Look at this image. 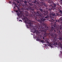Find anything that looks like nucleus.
Masks as SVG:
<instances>
[{
  "label": "nucleus",
  "instance_id": "1",
  "mask_svg": "<svg viewBox=\"0 0 62 62\" xmlns=\"http://www.w3.org/2000/svg\"><path fill=\"white\" fill-rule=\"evenodd\" d=\"M25 4H26L23 6L24 8H26L28 10H30L31 9V10L33 11V13L32 12L30 13V16L32 18H34L37 20L38 22H39L40 23H42V22H44L45 21H46V19L44 17L43 14H41L40 13V11H38L37 12H34V9H33L31 8L29 6H28L27 5V1H25L24 2Z\"/></svg>",
  "mask_w": 62,
  "mask_h": 62
},
{
  "label": "nucleus",
  "instance_id": "2",
  "mask_svg": "<svg viewBox=\"0 0 62 62\" xmlns=\"http://www.w3.org/2000/svg\"><path fill=\"white\" fill-rule=\"evenodd\" d=\"M54 23V28L53 27H52L51 29V31H52V32H53V34H52L51 36L52 37V38H54V40H55V41H56V40H57V39L56 38H57V35L55 33H58L59 34H60V31H59V30H57V26L56 25V22H55Z\"/></svg>",
  "mask_w": 62,
  "mask_h": 62
},
{
  "label": "nucleus",
  "instance_id": "3",
  "mask_svg": "<svg viewBox=\"0 0 62 62\" xmlns=\"http://www.w3.org/2000/svg\"><path fill=\"white\" fill-rule=\"evenodd\" d=\"M25 23L29 24V26L30 27V28L31 30L34 29V28H33V24L31 23V21L30 20L28 21H25Z\"/></svg>",
  "mask_w": 62,
  "mask_h": 62
},
{
  "label": "nucleus",
  "instance_id": "4",
  "mask_svg": "<svg viewBox=\"0 0 62 62\" xmlns=\"http://www.w3.org/2000/svg\"><path fill=\"white\" fill-rule=\"evenodd\" d=\"M41 28H42V29L40 31L41 32H45V33H46V31L47 30H49L48 29V27H45V28L44 27H41Z\"/></svg>",
  "mask_w": 62,
  "mask_h": 62
},
{
  "label": "nucleus",
  "instance_id": "5",
  "mask_svg": "<svg viewBox=\"0 0 62 62\" xmlns=\"http://www.w3.org/2000/svg\"><path fill=\"white\" fill-rule=\"evenodd\" d=\"M46 43L47 44H45V46H50L51 47H53L52 46V44L49 43V42L47 40H46Z\"/></svg>",
  "mask_w": 62,
  "mask_h": 62
},
{
  "label": "nucleus",
  "instance_id": "6",
  "mask_svg": "<svg viewBox=\"0 0 62 62\" xmlns=\"http://www.w3.org/2000/svg\"><path fill=\"white\" fill-rule=\"evenodd\" d=\"M37 39L38 41H39L40 42H41L42 43H44V40L41 39V38L40 37H39L37 38Z\"/></svg>",
  "mask_w": 62,
  "mask_h": 62
},
{
  "label": "nucleus",
  "instance_id": "7",
  "mask_svg": "<svg viewBox=\"0 0 62 62\" xmlns=\"http://www.w3.org/2000/svg\"><path fill=\"white\" fill-rule=\"evenodd\" d=\"M33 1H34L33 2V3H35V4H38V2L37 0H33Z\"/></svg>",
  "mask_w": 62,
  "mask_h": 62
},
{
  "label": "nucleus",
  "instance_id": "8",
  "mask_svg": "<svg viewBox=\"0 0 62 62\" xmlns=\"http://www.w3.org/2000/svg\"><path fill=\"white\" fill-rule=\"evenodd\" d=\"M25 13L26 16H28V14L29 13L27 12V11H25Z\"/></svg>",
  "mask_w": 62,
  "mask_h": 62
},
{
  "label": "nucleus",
  "instance_id": "9",
  "mask_svg": "<svg viewBox=\"0 0 62 62\" xmlns=\"http://www.w3.org/2000/svg\"><path fill=\"white\" fill-rule=\"evenodd\" d=\"M39 10L40 11H41V12H43V11L42 10V7H40V8H39Z\"/></svg>",
  "mask_w": 62,
  "mask_h": 62
},
{
  "label": "nucleus",
  "instance_id": "10",
  "mask_svg": "<svg viewBox=\"0 0 62 62\" xmlns=\"http://www.w3.org/2000/svg\"><path fill=\"white\" fill-rule=\"evenodd\" d=\"M51 15H52L53 16H55V13H52L51 14Z\"/></svg>",
  "mask_w": 62,
  "mask_h": 62
},
{
  "label": "nucleus",
  "instance_id": "11",
  "mask_svg": "<svg viewBox=\"0 0 62 62\" xmlns=\"http://www.w3.org/2000/svg\"><path fill=\"white\" fill-rule=\"evenodd\" d=\"M50 6V7H51V9H53V8H54V7H53V6L52 5H51Z\"/></svg>",
  "mask_w": 62,
  "mask_h": 62
},
{
  "label": "nucleus",
  "instance_id": "12",
  "mask_svg": "<svg viewBox=\"0 0 62 62\" xmlns=\"http://www.w3.org/2000/svg\"><path fill=\"white\" fill-rule=\"evenodd\" d=\"M29 5H30L31 6H32L33 5V4H32L31 3H29Z\"/></svg>",
  "mask_w": 62,
  "mask_h": 62
},
{
  "label": "nucleus",
  "instance_id": "13",
  "mask_svg": "<svg viewBox=\"0 0 62 62\" xmlns=\"http://www.w3.org/2000/svg\"><path fill=\"white\" fill-rule=\"evenodd\" d=\"M46 15H49V14H48V11H47L46 12Z\"/></svg>",
  "mask_w": 62,
  "mask_h": 62
},
{
  "label": "nucleus",
  "instance_id": "14",
  "mask_svg": "<svg viewBox=\"0 0 62 62\" xmlns=\"http://www.w3.org/2000/svg\"><path fill=\"white\" fill-rule=\"evenodd\" d=\"M49 16H47L45 17V18H46V19H47V18H49Z\"/></svg>",
  "mask_w": 62,
  "mask_h": 62
},
{
  "label": "nucleus",
  "instance_id": "15",
  "mask_svg": "<svg viewBox=\"0 0 62 62\" xmlns=\"http://www.w3.org/2000/svg\"><path fill=\"white\" fill-rule=\"evenodd\" d=\"M44 5L45 7H47V4H44Z\"/></svg>",
  "mask_w": 62,
  "mask_h": 62
},
{
  "label": "nucleus",
  "instance_id": "16",
  "mask_svg": "<svg viewBox=\"0 0 62 62\" xmlns=\"http://www.w3.org/2000/svg\"><path fill=\"white\" fill-rule=\"evenodd\" d=\"M27 1V2L29 3L30 2H31V0H26Z\"/></svg>",
  "mask_w": 62,
  "mask_h": 62
},
{
  "label": "nucleus",
  "instance_id": "17",
  "mask_svg": "<svg viewBox=\"0 0 62 62\" xmlns=\"http://www.w3.org/2000/svg\"><path fill=\"white\" fill-rule=\"evenodd\" d=\"M54 45H57V43L56 42L54 43Z\"/></svg>",
  "mask_w": 62,
  "mask_h": 62
},
{
  "label": "nucleus",
  "instance_id": "18",
  "mask_svg": "<svg viewBox=\"0 0 62 62\" xmlns=\"http://www.w3.org/2000/svg\"><path fill=\"white\" fill-rule=\"evenodd\" d=\"M15 7H16L18 9V6H17V5H16V6L14 7V8H15Z\"/></svg>",
  "mask_w": 62,
  "mask_h": 62
},
{
  "label": "nucleus",
  "instance_id": "19",
  "mask_svg": "<svg viewBox=\"0 0 62 62\" xmlns=\"http://www.w3.org/2000/svg\"><path fill=\"white\" fill-rule=\"evenodd\" d=\"M59 20H56V22H59Z\"/></svg>",
  "mask_w": 62,
  "mask_h": 62
},
{
  "label": "nucleus",
  "instance_id": "20",
  "mask_svg": "<svg viewBox=\"0 0 62 62\" xmlns=\"http://www.w3.org/2000/svg\"><path fill=\"white\" fill-rule=\"evenodd\" d=\"M60 45H61V46H60V47H61V48H62V46L61 44V43H60Z\"/></svg>",
  "mask_w": 62,
  "mask_h": 62
},
{
  "label": "nucleus",
  "instance_id": "21",
  "mask_svg": "<svg viewBox=\"0 0 62 62\" xmlns=\"http://www.w3.org/2000/svg\"><path fill=\"white\" fill-rule=\"evenodd\" d=\"M54 7H55V6H56V5H55V4H54V3L53 4Z\"/></svg>",
  "mask_w": 62,
  "mask_h": 62
},
{
  "label": "nucleus",
  "instance_id": "22",
  "mask_svg": "<svg viewBox=\"0 0 62 62\" xmlns=\"http://www.w3.org/2000/svg\"><path fill=\"white\" fill-rule=\"evenodd\" d=\"M19 22H20V21H21V22H22V20H19Z\"/></svg>",
  "mask_w": 62,
  "mask_h": 62
},
{
  "label": "nucleus",
  "instance_id": "23",
  "mask_svg": "<svg viewBox=\"0 0 62 62\" xmlns=\"http://www.w3.org/2000/svg\"><path fill=\"white\" fill-rule=\"evenodd\" d=\"M62 12V11H61V10H60V13H61V12Z\"/></svg>",
  "mask_w": 62,
  "mask_h": 62
},
{
  "label": "nucleus",
  "instance_id": "24",
  "mask_svg": "<svg viewBox=\"0 0 62 62\" xmlns=\"http://www.w3.org/2000/svg\"><path fill=\"white\" fill-rule=\"evenodd\" d=\"M9 4H10V3H11V1H9Z\"/></svg>",
  "mask_w": 62,
  "mask_h": 62
},
{
  "label": "nucleus",
  "instance_id": "25",
  "mask_svg": "<svg viewBox=\"0 0 62 62\" xmlns=\"http://www.w3.org/2000/svg\"><path fill=\"white\" fill-rule=\"evenodd\" d=\"M16 12H18V10H16Z\"/></svg>",
  "mask_w": 62,
  "mask_h": 62
},
{
  "label": "nucleus",
  "instance_id": "26",
  "mask_svg": "<svg viewBox=\"0 0 62 62\" xmlns=\"http://www.w3.org/2000/svg\"><path fill=\"white\" fill-rule=\"evenodd\" d=\"M56 14H57V15H58V14H57V13H56Z\"/></svg>",
  "mask_w": 62,
  "mask_h": 62
},
{
  "label": "nucleus",
  "instance_id": "27",
  "mask_svg": "<svg viewBox=\"0 0 62 62\" xmlns=\"http://www.w3.org/2000/svg\"><path fill=\"white\" fill-rule=\"evenodd\" d=\"M60 13H61V14H62V11Z\"/></svg>",
  "mask_w": 62,
  "mask_h": 62
},
{
  "label": "nucleus",
  "instance_id": "28",
  "mask_svg": "<svg viewBox=\"0 0 62 62\" xmlns=\"http://www.w3.org/2000/svg\"><path fill=\"white\" fill-rule=\"evenodd\" d=\"M61 2H62V0H60Z\"/></svg>",
  "mask_w": 62,
  "mask_h": 62
},
{
  "label": "nucleus",
  "instance_id": "29",
  "mask_svg": "<svg viewBox=\"0 0 62 62\" xmlns=\"http://www.w3.org/2000/svg\"><path fill=\"white\" fill-rule=\"evenodd\" d=\"M43 39H44V37H43Z\"/></svg>",
  "mask_w": 62,
  "mask_h": 62
},
{
  "label": "nucleus",
  "instance_id": "30",
  "mask_svg": "<svg viewBox=\"0 0 62 62\" xmlns=\"http://www.w3.org/2000/svg\"><path fill=\"white\" fill-rule=\"evenodd\" d=\"M37 8V7H35V8Z\"/></svg>",
  "mask_w": 62,
  "mask_h": 62
},
{
  "label": "nucleus",
  "instance_id": "31",
  "mask_svg": "<svg viewBox=\"0 0 62 62\" xmlns=\"http://www.w3.org/2000/svg\"><path fill=\"white\" fill-rule=\"evenodd\" d=\"M27 28H29L27 26Z\"/></svg>",
  "mask_w": 62,
  "mask_h": 62
},
{
  "label": "nucleus",
  "instance_id": "32",
  "mask_svg": "<svg viewBox=\"0 0 62 62\" xmlns=\"http://www.w3.org/2000/svg\"><path fill=\"white\" fill-rule=\"evenodd\" d=\"M17 19H18V18H17Z\"/></svg>",
  "mask_w": 62,
  "mask_h": 62
},
{
  "label": "nucleus",
  "instance_id": "33",
  "mask_svg": "<svg viewBox=\"0 0 62 62\" xmlns=\"http://www.w3.org/2000/svg\"><path fill=\"white\" fill-rule=\"evenodd\" d=\"M61 53L62 54V52H61Z\"/></svg>",
  "mask_w": 62,
  "mask_h": 62
},
{
  "label": "nucleus",
  "instance_id": "34",
  "mask_svg": "<svg viewBox=\"0 0 62 62\" xmlns=\"http://www.w3.org/2000/svg\"><path fill=\"white\" fill-rule=\"evenodd\" d=\"M51 22H52V21H51Z\"/></svg>",
  "mask_w": 62,
  "mask_h": 62
},
{
  "label": "nucleus",
  "instance_id": "35",
  "mask_svg": "<svg viewBox=\"0 0 62 62\" xmlns=\"http://www.w3.org/2000/svg\"><path fill=\"white\" fill-rule=\"evenodd\" d=\"M15 5H16V4H15Z\"/></svg>",
  "mask_w": 62,
  "mask_h": 62
},
{
  "label": "nucleus",
  "instance_id": "36",
  "mask_svg": "<svg viewBox=\"0 0 62 62\" xmlns=\"http://www.w3.org/2000/svg\"><path fill=\"white\" fill-rule=\"evenodd\" d=\"M52 20H53L54 19H53Z\"/></svg>",
  "mask_w": 62,
  "mask_h": 62
}]
</instances>
